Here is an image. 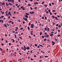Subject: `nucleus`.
Returning a JSON list of instances; mask_svg holds the SVG:
<instances>
[{"label": "nucleus", "instance_id": "obj_9", "mask_svg": "<svg viewBox=\"0 0 62 62\" xmlns=\"http://www.w3.org/2000/svg\"><path fill=\"white\" fill-rule=\"evenodd\" d=\"M24 16L25 17H26V18H28V16L27 15H24Z\"/></svg>", "mask_w": 62, "mask_h": 62}, {"label": "nucleus", "instance_id": "obj_37", "mask_svg": "<svg viewBox=\"0 0 62 62\" xmlns=\"http://www.w3.org/2000/svg\"><path fill=\"white\" fill-rule=\"evenodd\" d=\"M49 35H47V36H46V38H48V37H49Z\"/></svg>", "mask_w": 62, "mask_h": 62}, {"label": "nucleus", "instance_id": "obj_21", "mask_svg": "<svg viewBox=\"0 0 62 62\" xmlns=\"http://www.w3.org/2000/svg\"><path fill=\"white\" fill-rule=\"evenodd\" d=\"M34 46H38V45L35 44L34 45Z\"/></svg>", "mask_w": 62, "mask_h": 62}, {"label": "nucleus", "instance_id": "obj_13", "mask_svg": "<svg viewBox=\"0 0 62 62\" xmlns=\"http://www.w3.org/2000/svg\"><path fill=\"white\" fill-rule=\"evenodd\" d=\"M28 30H30V28L28 26Z\"/></svg>", "mask_w": 62, "mask_h": 62}, {"label": "nucleus", "instance_id": "obj_55", "mask_svg": "<svg viewBox=\"0 0 62 62\" xmlns=\"http://www.w3.org/2000/svg\"><path fill=\"white\" fill-rule=\"evenodd\" d=\"M18 1L19 2H21V0H18Z\"/></svg>", "mask_w": 62, "mask_h": 62}, {"label": "nucleus", "instance_id": "obj_10", "mask_svg": "<svg viewBox=\"0 0 62 62\" xmlns=\"http://www.w3.org/2000/svg\"><path fill=\"white\" fill-rule=\"evenodd\" d=\"M4 26H5V27H6V28H7V25H6V24H4Z\"/></svg>", "mask_w": 62, "mask_h": 62}, {"label": "nucleus", "instance_id": "obj_8", "mask_svg": "<svg viewBox=\"0 0 62 62\" xmlns=\"http://www.w3.org/2000/svg\"><path fill=\"white\" fill-rule=\"evenodd\" d=\"M9 5H10V6H12L13 5L11 3H9Z\"/></svg>", "mask_w": 62, "mask_h": 62}, {"label": "nucleus", "instance_id": "obj_22", "mask_svg": "<svg viewBox=\"0 0 62 62\" xmlns=\"http://www.w3.org/2000/svg\"><path fill=\"white\" fill-rule=\"evenodd\" d=\"M54 18H55V19H56V20H57V17H55Z\"/></svg>", "mask_w": 62, "mask_h": 62}, {"label": "nucleus", "instance_id": "obj_53", "mask_svg": "<svg viewBox=\"0 0 62 62\" xmlns=\"http://www.w3.org/2000/svg\"><path fill=\"white\" fill-rule=\"evenodd\" d=\"M9 22L10 23H11V21H9Z\"/></svg>", "mask_w": 62, "mask_h": 62}, {"label": "nucleus", "instance_id": "obj_59", "mask_svg": "<svg viewBox=\"0 0 62 62\" xmlns=\"http://www.w3.org/2000/svg\"><path fill=\"white\" fill-rule=\"evenodd\" d=\"M42 38L43 39H44V36H42Z\"/></svg>", "mask_w": 62, "mask_h": 62}, {"label": "nucleus", "instance_id": "obj_17", "mask_svg": "<svg viewBox=\"0 0 62 62\" xmlns=\"http://www.w3.org/2000/svg\"><path fill=\"white\" fill-rule=\"evenodd\" d=\"M8 13V11H6V14H7V13Z\"/></svg>", "mask_w": 62, "mask_h": 62}, {"label": "nucleus", "instance_id": "obj_27", "mask_svg": "<svg viewBox=\"0 0 62 62\" xmlns=\"http://www.w3.org/2000/svg\"><path fill=\"white\" fill-rule=\"evenodd\" d=\"M29 26H30V25H31V23H29Z\"/></svg>", "mask_w": 62, "mask_h": 62}, {"label": "nucleus", "instance_id": "obj_52", "mask_svg": "<svg viewBox=\"0 0 62 62\" xmlns=\"http://www.w3.org/2000/svg\"><path fill=\"white\" fill-rule=\"evenodd\" d=\"M44 3V2H43L42 3V4H43Z\"/></svg>", "mask_w": 62, "mask_h": 62}, {"label": "nucleus", "instance_id": "obj_41", "mask_svg": "<svg viewBox=\"0 0 62 62\" xmlns=\"http://www.w3.org/2000/svg\"><path fill=\"white\" fill-rule=\"evenodd\" d=\"M45 19L46 20V19H47V17H46V16L45 17Z\"/></svg>", "mask_w": 62, "mask_h": 62}, {"label": "nucleus", "instance_id": "obj_29", "mask_svg": "<svg viewBox=\"0 0 62 62\" xmlns=\"http://www.w3.org/2000/svg\"><path fill=\"white\" fill-rule=\"evenodd\" d=\"M28 6H31V5H30V4H28Z\"/></svg>", "mask_w": 62, "mask_h": 62}, {"label": "nucleus", "instance_id": "obj_42", "mask_svg": "<svg viewBox=\"0 0 62 62\" xmlns=\"http://www.w3.org/2000/svg\"><path fill=\"white\" fill-rule=\"evenodd\" d=\"M42 19H44V17H43V16L42 17Z\"/></svg>", "mask_w": 62, "mask_h": 62}, {"label": "nucleus", "instance_id": "obj_40", "mask_svg": "<svg viewBox=\"0 0 62 62\" xmlns=\"http://www.w3.org/2000/svg\"><path fill=\"white\" fill-rule=\"evenodd\" d=\"M1 22L2 23H3V22H4V21H3V20H1Z\"/></svg>", "mask_w": 62, "mask_h": 62}, {"label": "nucleus", "instance_id": "obj_6", "mask_svg": "<svg viewBox=\"0 0 62 62\" xmlns=\"http://www.w3.org/2000/svg\"><path fill=\"white\" fill-rule=\"evenodd\" d=\"M6 4L7 7H8V6H9V3H6Z\"/></svg>", "mask_w": 62, "mask_h": 62}, {"label": "nucleus", "instance_id": "obj_20", "mask_svg": "<svg viewBox=\"0 0 62 62\" xmlns=\"http://www.w3.org/2000/svg\"><path fill=\"white\" fill-rule=\"evenodd\" d=\"M39 46H40V47H43V46L42 45H40V44H39Z\"/></svg>", "mask_w": 62, "mask_h": 62}, {"label": "nucleus", "instance_id": "obj_7", "mask_svg": "<svg viewBox=\"0 0 62 62\" xmlns=\"http://www.w3.org/2000/svg\"><path fill=\"white\" fill-rule=\"evenodd\" d=\"M50 36H51V37H53V36L54 35V34L52 33H50Z\"/></svg>", "mask_w": 62, "mask_h": 62}, {"label": "nucleus", "instance_id": "obj_39", "mask_svg": "<svg viewBox=\"0 0 62 62\" xmlns=\"http://www.w3.org/2000/svg\"><path fill=\"white\" fill-rule=\"evenodd\" d=\"M23 8V6H22V7H21V8Z\"/></svg>", "mask_w": 62, "mask_h": 62}, {"label": "nucleus", "instance_id": "obj_2", "mask_svg": "<svg viewBox=\"0 0 62 62\" xmlns=\"http://www.w3.org/2000/svg\"><path fill=\"white\" fill-rule=\"evenodd\" d=\"M24 51H26V47H25V46H24V48L23 49Z\"/></svg>", "mask_w": 62, "mask_h": 62}, {"label": "nucleus", "instance_id": "obj_16", "mask_svg": "<svg viewBox=\"0 0 62 62\" xmlns=\"http://www.w3.org/2000/svg\"><path fill=\"white\" fill-rule=\"evenodd\" d=\"M58 28H60V27H61V25H59L58 26Z\"/></svg>", "mask_w": 62, "mask_h": 62}, {"label": "nucleus", "instance_id": "obj_18", "mask_svg": "<svg viewBox=\"0 0 62 62\" xmlns=\"http://www.w3.org/2000/svg\"><path fill=\"white\" fill-rule=\"evenodd\" d=\"M53 12H55V10H52Z\"/></svg>", "mask_w": 62, "mask_h": 62}, {"label": "nucleus", "instance_id": "obj_38", "mask_svg": "<svg viewBox=\"0 0 62 62\" xmlns=\"http://www.w3.org/2000/svg\"><path fill=\"white\" fill-rule=\"evenodd\" d=\"M16 28L17 29V30H18V27H16Z\"/></svg>", "mask_w": 62, "mask_h": 62}, {"label": "nucleus", "instance_id": "obj_63", "mask_svg": "<svg viewBox=\"0 0 62 62\" xmlns=\"http://www.w3.org/2000/svg\"><path fill=\"white\" fill-rule=\"evenodd\" d=\"M1 45L2 46H3V45H4V44L3 43H2L1 44Z\"/></svg>", "mask_w": 62, "mask_h": 62}, {"label": "nucleus", "instance_id": "obj_15", "mask_svg": "<svg viewBox=\"0 0 62 62\" xmlns=\"http://www.w3.org/2000/svg\"><path fill=\"white\" fill-rule=\"evenodd\" d=\"M26 49L28 50H29V47H26Z\"/></svg>", "mask_w": 62, "mask_h": 62}, {"label": "nucleus", "instance_id": "obj_34", "mask_svg": "<svg viewBox=\"0 0 62 62\" xmlns=\"http://www.w3.org/2000/svg\"><path fill=\"white\" fill-rule=\"evenodd\" d=\"M52 17L53 18H54V16H52Z\"/></svg>", "mask_w": 62, "mask_h": 62}, {"label": "nucleus", "instance_id": "obj_23", "mask_svg": "<svg viewBox=\"0 0 62 62\" xmlns=\"http://www.w3.org/2000/svg\"><path fill=\"white\" fill-rule=\"evenodd\" d=\"M48 57V56H45V57H46V58H47Z\"/></svg>", "mask_w": 62, "mask_h": 62}, {"label": "nucleus", "instance_id": "obj_44", "mask_svg": "<svg viewBox=\"0 0 62 62\" xmlns=\"http://www.w3.org/2000/svg\"><path fill=\"white\" fill-rule=\"evenodd\" d=\"M57 17H58V18H59V17H60V16L58 15H57Z\"/></svg>", "mask_w": 62, "mask_h": 62}, {"label": "nucleus", "instance_id": "obj_46", "mask_svg": "<svg viewBox=\"0 0 62 62\" xmlns=\"http://www.w3.org/2000/svg\"><path fill=\"white\" fill-rule=\"evenodd\" d=\"M45 29L46 31H47V29H46V28H45Z\"/></svg>", "mask_w": 62, "mask_h": 62}, {"label": "nucleus", "instance_id": "obj_47", "mask_svg": "<svg viewBox=\"0 0 62 62\" xmlns=\"http://www.w3.org/2000/svg\"><path fill=\"white\" fill-rule=\"evenodd\" d=\"M23 29V28H20L21 30H22V29Z\"/></svg>", "mask_w": 62, "mask_h": 62}, {"label": "nucleus", "instance_id": "obj_5", "mask_svg": "<svg viewBox=\"0 0 62 62\" xmlns=\"http://www.w3.org/2000/svg\"><path fill=\"white\" fill-rule=\"evenodd\" d=\"M38 3L37 2H34V5H38Z\"/></svg>", "mask_w": 62, "mask_h": 62}, {"label": "nucleus", "instance_id": "obj_56", "mask_svg": "<svg viewBox=\"0 0 62 62\" xmlns=\"http://www.w3.org/2000/svg\"><path fill=\"white\" fill-rule=\"evenodd\" d=\"M57 34V32H55L54 33V34Z\"/></svg>", "mask_w": 62, "mask_h": 62}, {"label": "nucleus", "instance_id": "obj_31", "mask_svg": "<svg viewBox=\"0 0 62 62\" xmlns=\"http://www.w3.org/2000/svg\"><path fill=\"white\" fill-rule=\"evenodd\" d=\"M60 35L59 34V35H57V37H60Z\"/></svg>", "mask_w": 62, "mask_h": 62}, {"label": "nucleus", "instance_id": "obj_51", "mask_svg": "<svg viewBox=\"0 0 62 62\" xmlns=\"http://www.w3.org/2000/svg\"><path fill=\"white\" fill-rule=\"evenodd\" d=\"M39 26H40V25H41V23H39Z\"/></svg>", "mask_w": 62, "mask_h": 62}, {"label": "nucleus", "instance_id": "obj_32", "mask_svg": "<svg viewBox=\"0 0 62 62\" xmlns=\"http://www.w3.org/2000/svg\"><path fill=\"white\" fill-rule=\"evenodd\" d=\"M34 12H31V14H34Z\"/></svg>", "mask_w": 62, "mask_h": 62}, {"label": "nucleus", "instance_id": "obj_58", "mask_svg": "<svg viewBox=\"0 0 62 62\" xmlns=\"http://www.w3.org/2000/svg\"><path fill=\"white\" fill-rule=\"evenodd\" d=\"M16 12L14 11V14H16Z\"/></svg>", "mask_w": 62, "mask_h": 62}, {"label": "nucleus", "instance_id": "obj_36", "mask_svg": "<svg viewBox=\"0 0 62 62\" xmlns=\"http://www.w3.org/2000/svg\"><path fill=\"white\" fill-rule=\"evenodd\" d=\"M42 34V32H41L40 34V35H41V34Z\"/></svg>", "mask_w": 62, "mask_h": 62}, {"label": "nucleus", "instance_id": "obj_3", "mask_svg": "<svg viewBox=\"0 0 62 62\" xmlns=\"http://www.w3.org/2000/svg\"><path fill=\"white\" fill-rule=\"evenodd\" d=\"M10 1L11 3H13L14 2V0H10Z\"/></svg>", "mask_w": 62, "mask_h": 62}, {"label": "nucleus", "instance_id": "obj_14", "mask_svg": "<svg viewBox=\"0 0 62 62\" xmlns=\"http://www.w3.org/2000/svg\"><path fill=\"white\" fill-rule=\"evenodd\" d=\"M5 4V3H3L1 4V5H4Z\"/></svg>", "mask_w": 62, "mask_h": 62}, {"label": "nucleus", "instance_id": "obj_43", "mask_svg": "<svg viewBox=\"0 0 62 62\" xmlns=\"http://www.w3.org/2000/svg\"><path fill=\"white\" fill-rule=\"evenodd\" d=\"M13 33H15V32L14 31H13Z\"/></svg>", "mask_w": 62, "mask_h": 62}, {"label": "nucleus", "instance_id": "obj_48", "mask_svg": "<svg viewBox=\"0 0 62 62\" xmlns=\"http://www.w3.org/2000/svg\"><path fill=\"white\" fill-rule=\"evenodd\" d=\"M56 14H57V13H54V14H55V15H56Z\"/></svg>", "mask_w": 62, "mask_h": 62}, {"label": "nucleus", "instance_id": "obj_26", "mask_svg": "<svg viewBox=\"0 0 62 62\" xmlns=\"http://www.w3.org/2000/svg\"><path fill=\"white\" fill-rule=\"evenodd\" d=\"M44 7H47V5L46 4V5H45Z\"/></svg>", "mask_w": 62, "mask_h": 62}, {"label": "nucleus", "instance_id": "obj_45", "mask_svg": "<svg viewBox=\"0 0 62 62\" xmlns=\"http://www.w3.org/2000/svg\"><path fill=\"white\" fill-rule=\"evenodd\" d=\"M52 12H50V15H52Z\"/></svg>", "mask_w": 62, "mask_h": 62}, {"label": "nucleus", "instance_id": "obj_28", "mask_svg": "<svg viewBox=\"0 0 62 62\" xmlns=\"http://www.w3.org/2000/svg\"><path fill=\"white\" fill-rule=\"evenodd\" d=\"M49 5L50 6H51V3H50L49 4Z\"/></svg>", "mask_w": 62, "mask_h": 62}, {"label": "nucleus", "instance_id": "obj_35", "mask_svg": "<svg viewBox=\"0 0 62 62\" xmlns=\"http://www.w3.org/2000/svg\"><path fill=\"white\" fill-rule=\"evenodd\" d=\"M15 38H16V37H17V36H16V35L15 34Z\"/></svg>", "mask_w": 62, "mask_h": 62}, {"label": "nucleus", "instance_id": "obj_61", "mask_svg": "<svg viewBox=\"0 0 62 62\" xmlns=\"http://www.w3.org/2000/svg\"><path fill=\"white\" fill-rule=\"evenodd\" d=\"M31 12H29V14H31Z\"/></svg>", "mask_w": 62, "mask_h": 62}, {"label": "nucleus", "instance_id": "obj_30", "mask_svg": "<svg viewBox=\"0 0 62 62\" xmlns=\"http://www.w3.org/2000/svg\"><path fill=\"white\" fill-rule=\"evenodd\" d=\"M30 8L31 10H32L33 9V8H32L31 7Z\"/></svg>", "mask_w": 62, "mask_h": 62}, {"label": "nucleus", "instance_id": "obj_1", "mask_svg": "<svg viewBox=\"0 0 62 62\" xmlns=\"http://www.w3.org/2000/svg\"><path fill=\"white\" fill-rule=\"evenodd\" d=\"M31 27L32 28H34V24H32L31 26Z\"/></svg>", "mask_w": 62, "mask_h": 62}, {"label": "nucleus", "instance_id": "obj_62", "mask_svg": "<svg viewBox=\"0 0 62 62\" xmlns=\"http://www.w3.org/2000/svg\"><path fill=\"white\" fill-rule=\"evenodd\" d=\"M7 34H5V36H6V37H7Z\"/></svg>", "mask_w": 62, "mask_h": 62}, {"label": "nucleus", "instance_id": "obj_4", "mask_svg": "<svg viewBox=\"0 0 62 62\" xmlns=\"http://www.w3.org/2000/svg\"><path fill=\"white\" fill-rule=\"evenodd\" d=\"M23 18L24 20H25V21H27V18H25L24 17H23Z\"/></svg>", "mask_w": 62, "mask_h": 62}, {"label": "nucleus", "instance_id": "obj_24", "mask_svg": "<svg viewBox=\"0 0 62 62\" xmlns=\"http://www.w3.org/2000/svg\"><path fill=\"white\" fill-rule=\"evenodd\" d=\"M26 15H29V14L28 13H26Z\"/></svg>", "mask_w": 62, "mask_h": 62}, {"label": "nucleus", "instance_id": "obj_25", "mask_svg": "<svg viewBox=\"0 0 62 62\" xmlns=\"http://www.w3.org/2000/svg\"><path fill=\"white\" fill-rule=\"evenodd\" d=\"M54 44H55V42H54L53 43L52 46H53V45H54Z\"/></svg>", "mask_w": 62, "mask_h": 62}, {"label": "nucleus", "instance_id": "obj_49", "mask_svg": "<svg viewBox=\"0 0 62 62\" xmlns=\"http://www.w3.org/2000/svg\"><path fill=\"white\" fill-rule=\"evenodd\" d=\"M25 2L26 3H27V1L26 0H25Z\"/></svg>", "mask_w": 62, "mask_h": 62}, {"label": "nucleus", "instance_id": "obj_57", "mask_svg": "<svg viewBox=\"0 0 62 62\" xmlns=\"http://www.w3.org/2000/svg\"><path fill=\"white\" fill-rule=\"evenodd\" d=\"M39 62H42V61L41 60H39Z\"/></svg>", "mask_w": 62, "mask_h": 62}, {"label": "nucleus", "instance_id": "obj_11", "mask_svg": "<svg viewBox=\"0 0 62 62\" xmlns=\"http://www.w3.org/2000/svg\"><path fill=\"white\" fill-rule=\"evenodd\" d=\"M25 8L24 7L23 8H22V10H25Z\"/></svg>", "mask_w": 62, "mask_h": 62}, {"label": "nucleus", "instance_id": "obj_33", "mask_svg": "<svg viewBox=\"0 0 62 62\" xmlns=\"http://www.w3.org/2000/svg\"><path fill=\"white\" fill-rule=\"evenodd\" d=\"M9 45H11V43H9Z\"/></svg>", "mask_w": 62, "mask_h": 62}, {"label": "nucleus", "instance_id": "obj_50", "mask_svg": "<svg viewBox=\"0 0 62 62\" xmlns=\"http://www.w3.org/2000/svg\"><path fill=\"white\" fill-rule=\"evenodd\" d=\"M46 41V39H44V41Z\"/></svg>", "mask_w": 62, "mask_h": 62}, {"label": "nucleus", "instance_id": "obj_60", "mask_svg": "<svg viewBox=\"0 0 62 62\" xmlns=\"http://www.w3.org/2000/svg\"><path fill=\"white\" fill-rule=\"evenodd\" d=\"M55 41H57V39H56L55 38Z\"/></svg>", "mask_w": 62, "mask_h": 62}, {"label": "nucleus", "instance_id": "obj_64", "mask_svg": "<svg viewBox=\"0 0 62 62\" xmlns=\"http://www.w3.org/2000/svg\"><path fill=\"white\" fill-rule=\"evenodd\" d=\"M52 43H54V41H52Z\"/></svg>", "mask_w": 62, "mask_h": 62}, {"label": "nucleus", "instance_id": "obj_12", "mask_svg": "<svg viewBox=\"0 0 62 62\" xmlns=\"http://www.w3.org/2000/svg\"><path fill=\"white\" fill-rule=\"evenodd\" d=\"M20 6H21V5H17V7L18 8H19L20 7Z\"/></svg>", "mask_w": 62, "mask_h": 62}, {"label": "nucleus", "instance_id": "obj_19", "mask_svg": "<svg viewBox=\"0 0 62 62\" xmlns=\"http://www.w3.org/2000/svg\"><path fill=\"white\" fill-rule=\"evenodd\" d=\"M19 59L18 60V61H20V60H22V59Z\"/></svg>", "mask_w": 62, "mask_h": 62}, {"label": "nucleus", "instance_id": "obj_54", "mask_svg": "<svg viewBox=\"0 0 62 62\" xmlns=\"http://www.w3.org/2000/svg\"><path fill=\"white\" fill-rule=\"evenodd\" d=\"M56 26H58V24H56Z\"/></svg>", "mask_w": 62, "mask_h": 62}]
</instances>
